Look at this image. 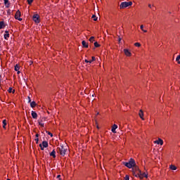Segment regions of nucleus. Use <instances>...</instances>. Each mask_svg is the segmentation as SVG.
Returning <instances> with one entry per match:
<instances>
[{
    "instance_id": "nucleus-1",
    "label": "nucleus",
    "mask_w": 180,
    "mask_h": 180,
    "mask_svg": "<svg viewBox=\"0 0 180 180\" xmlns=\"http://www.w3.org/2000/svg\"><path fill=\"white\" fill-rule=\"evenodd\" d=\"M123 165L127 167V168L131 169L133 167H136V161L134 159L131 158L128 162H123Z\"/></svg>"
},
{
    "instance_id": "nucleus-2",
    "label": "nucleus",
    "mask_w": 180,
    "mask_h": 180,
    "mask_svg": "<svg viewBox=\"0 0 180 180\" xmlns=\"http://www.w3.org/2000/svg\"><path fill=\"white\" fill-rule=\"evenodd\" d=\"M67 151V148H65L64 146L60 145L59 147L57 148V153L60 154L63 157L65 155V153Z\"/></svg>"
},
{
    "instance_id": "nucleus-3",
    "label": "nucleus",
    "mask_w": 180,
    "mask_h": 180,
    "mask_svg": "<svg viewBox=\"0 0 180 180\" xmlns=\"http://www.w3.org/2000/svg\"><path fill=\"white\" fill-rule=\"evenodd\" d=\"M131 5H133V2L131 1H124L120 4V8L124 9L125 8H129V6H131Z\"/></svg>"
},
{
    "instance_id": "nucleus-4",
    "label": "nucleus",
    "mask_w": 180,
    "mask_h": 180,
    "mask_svg": "<svg viewBox=\"0 0 180 180\" xmlns=\"http://www.w3.org/2000/svg\"><path fill=\"white\" fill-rule=\"evenodd\" d=\"M32 20H34L35 23H40V15H39V14H34L32 16Z\"/></svg>"
},
{
    "instance_id": "nucleus-5",
    "label": "nucleus",
    "mask_w": 180,
    "mask_h": 180,
    "mask_svg": "<svg viewBox=\"0 0 180 180\" xmlns=\"http://www.w3.org/2000/svg\"><path fill=\"white\" fill-rule=\"evenodd\" d=\"M132 171L134 172H137L138 175L140 174L141 172V170H140V168H139V166L136 165V163H135V166L132 167Z\"/></svg>"
},
{
    "instance_id": "nucleus-6",
    "label": "nucleus",
    "mask_w": 180,
    "mask_h": 180,
    "mask_svg": "<svg viewBox=\"0 0 180 180\" xmlns=\"http://www.w3.org/2000/svg\"><path fill=\"white\" fill-rule=\"evenodd\" d=\"M20 15H21L20 11L18 10L15 15V19H16L17 20L21 21L22 18H20Z\"/></svg>"
},
{
    "instance_id": "nucleus-7",
    "label": "nucleus",
    "mask_w": 180,
    "mask_h": 180,
    "mask_svg": "<svg viewBox=\"0 0 180 180\" xmlns=\"http://www.w3.org/2000/svg\"><path fill=\"white\" fill-rule=\"evenodd\" d=\"M124 53L127 57H130L131 56V52L127 49H124Z\"/></svg>"
},
{
    "instance_id": "nucleus-8",
    "label": "nucleus",
    "mask_w": 180,
    "mask_h": 180,
    "mask_svg": "<svg viewBox=\"0 0 180 180\" xmlns=\"http://www.w3.org/2000/svg\"><path fill=\"white\" fill-rule=\"evenodd\" d=\"M139 175V178H140V179H143V178H148L147 174L146 173H141L138 174Z\"/></svg>"
},
{
    "instance_id": "nucleus-9",
    "label": "nucleus",
    "mask_w": 180,
    "mask_h": 180,
    "mask_svg": "<svg viewBox=\"0 0 180 180\" xmlns=\"http://www.w3.org/2000/svg\"><path fill=\"white\" fill-rule=\"evenodd\" d=\"M155 143L162 146L164 144V141H162V139H159L158 141H155Z\"/></svg>"
},
{
    "instance_id": "nucleus-10",
    "label": "nucleus",
    "mask_w": 180,
    "mask_h": 180,
    "mask_svg": "<svg viewBox=\"0 0 180 180\" xmlns=\"http://www.w3.org/2000/svg\"><path fill=\"white\" fill-rule=\"evenodd\" d=\"M4 5L6 8H9L11 6V3H9V0H4Z\"/></svg>"
},
{
    "instance_id": "nucleus-11",
    "label": "nucleus",
    "mask_w": 180,
    "mask_h": 180,
    "mask_svg": "<svg viewBox=\"0 0 180 180\" xmlns=\"http://www.w3.org/2000/svg\"><path fill=\"white\" fill-rule=\"evenodd\" d=\"M139 117H141V119L142 120H144V117H143V116H144V112H143V110H139Z\"/></svg>"
},
{
    "instance_id": "nucleus-12",
    "label": "nucleus",
    "mask_w": 180,
    "mask_h": 180,
    "mask_svg": "<svg viewBox=\"0 0 180 180\" xmlns=\"http://www.w3.org/2000/svg\"><path fill=\"white\" fill-rule=\"evenodd\" d=\"M42 147H44L45 148H47L49 147V142L44 141L41 144Z\"/></svg>"
},
{
    "instance_id": "nucleus-13",
    "label": "nucleus",
    "mask_w": 180,
    "mask_h": 180,
    "mask_svg": "<svg viewBox=\"0 0 180 180\" xmlns=\"http://www.w3.org/2000/svg\"><path fill=\"white\" fill-rule=\"evenodd\" d=\"M31 115L34 119H37V113L35 111H32Z\"/></svg>"
},
{
    "instance_id": "nucleus-14",
    "label": "nucleus",
    "mask_w": 180,
    "mask_h": 180,
    "mask_svg": "<svg viewBox=\"0 0 180 180\" xmlns=\"http://www.w3.org/2000/svg\"><path fill=\"white\" fill-rule=\"evenodd\" d=\"M117 129V124H114L112 127L111 131H112V133H116V129Z\"/></svg>"
},
{
    "instance_id": "nucleus-15",
    "label": "nucleus",
    "mask_w": 180,
    "mask_h": 180,
    "mask_svg": "<svg viewBox=\"0 0 180 180\" xmlns=\"http://www.w3.org/2000/svg\"><path fill=\"white\" fill-rule=\"evenodd\" d=\"M49 155L53 157V158H56V150H53V151L49 153Z\"/></svg>"
},
{
    "instance_id": "nucleus-16",
    "label": "nucleus",
    "mask_w": 180,
    "mask_h": 180,
    "mask_svg": "<svg viewBox=\"0 0 180 180\" xmlns=\"http://www.w3.org/2000/svg\"><path fill=\"white\" fill-rule=\"evenodd\" d=\"M82 44L83 47H85L86 49H88L89 45H88V43H86V41H82Z\"/></svg>"
},
{
    "instance_id": "nucleus-17",
    "label": "nucleus",
    "mask_w": 180,
    "mask_h": 180,
    "mask_svg": "<svg viewBox=\"0 0 180 180\" xmlns=\"http://www.w3.org/2000/svg\"><path fill=\"white\" fill-rule=\"evenodd\" d=\"M6 25H5V22L4 21L0 22V30L4 29Z\"/></svg>"
},
{
    "instance_id": "nucleus-18",
    "label": "nucleus",
    "mask_w": 180,
    "mask_h": 180,
    "mask_svg": "<svg viewBox=\"0 0 180 180\" xmlns=\"http://www.w3.org/2000/svg\"><path fill=\"white\" fill-rule=\"evenodd\" d=\"M169 168L172 169V171H176V166H175L174 165H171L169 166Z\"/></svg>"
},
{
    "instance_id": "nucleus-19",
    "label": "nucleus",
    "mask_w": 180,
    "mask_h": 180,
    "mask_svg": "<svg viewBox=\"0 0 180 180\" xmlns=\"http://www.w3.org/2000/svg\"><path fill=\"white\" fill-rule=\"evenodd\" d=\"M36 105H37V104L36 103L35 101L30 102L31 108H36Z\"/></svg>"
},
{
    "instance_id": "nucleus-20",
    "label": "nucleus",
    "mask_w": 180,
    "mask_h": 180,
    "mask_svg": "<svg viewBox=\"0 0 180 180\" xmlns=\"http://www.w3.org/2000/svg\"><path fill=\"white\" fill-rule=\"evenodd\" d=\"M3 128L6 129V120H3Z\"/></svg>"
},
{
    "instance_id": "nucleus-21",
    "label": "nucleus",
    "mask_w": 180,
    "mask_h": 180,
    "mask_svg": "<svg viewBox=\"0 0 180 180\" xmlns=\"http://www.w3.org/2000/svg\"><path fill=\"white\" fill-rule=\"evenodd\" d=\"M133 176H136V178H139V173H137V172H133Z\"/></svg>"
},
{
    "instance_id": "nucleus-22",
    "label": "nucleus",
    "mask_w": 180,
    "mask_h": 180,
    "mask_svg": "<svg viewBox=\"0 0 180 180\" xmlns=\"http://www.w3.org/2000/svg\"><path fill=\"white\" fill-rule=\"evenodd\" d=\"M4 39L5 40H8L9 39V34H4Z\"/></svg>"
},
{
    "instance_id": "nucleus-23",
    "label": "nucleus",
    "mask_w": 180,
    "mask_h": 180,
    "mask_svg": "<svg viewBox=\"0 0 180 180\" xmlns=\"http://www.w3.org/2000/svg\"><path fill=\"white\" fill-rule=\"evenodd\" d=\"M38 123L41 127H44V123L41 122V121H38Z\"/></svg>"
},
{
    "instance_id": "nucleus-24",
    "label": "nucleus",
    "mask_w": 180,
    "mask_h": 180,
    "mask_svg": "<svg viewBox=\"0 0 180 180\" xmlns=\"http://www.w3.org/2000/svg\"><path fill=\"white\" fill-rule=\"evenodd\" d=\"M92 19H94V20L95 22H96V20H98V17H96V15H92Z\"/></svg>"
},
{
    "instance_id": "nucleus-25",
    "label": "nucleus",
    "mask_w": 180,
    "mask_h": 180,
    "mask_svg": "<svg viewBox=\"0 0 180 180\" xmlns=\"http://www.w3.org/2000/svg\"><path fill=\"white\" fill-rule=\"evenodd\" d=\"M179 60H180V55H179V56L176 57V61H177L178 64H180Z\"/></svg>"
},
{
    "instance_id": "nucleus-26",
    "label": "nucleus",
    "mask_w": 180,
    "mask_h": 180,
    "mask_svg": "<svg viewBox=\"0 0 180 180\" xmlns=\"http://www.w3.org/2000/svg\"><path fill=\"white\" fill-rule=\"evenodd\" d=\"M19 69H20L19 65H15V71H19Z\"/></svg>"
},
{
    "instance_id": "nucleus-27",
    "label": "nucleus",
    "mask_w": 180,
    "mask_h": 180,
    "mask_svg": "<svg viewBox=\"0 0 180 180\" xmlns=\"http://www.w3.org/2000/svg\"><path fill=\"white\" fill-rule=\"evenodd\" d=\"M95 37H91L90 39H89V41H91V43L94 42V40Z\"/></svg>"
},
{
    "instance_id": "nucleus-28",
    "label": "nucleus",
    "mask_w": 180,
    "mask_h": 180,
    "mask_svg": "<svg viewBox=\"0 0 180 180\" xmlns=\"http://www.w3.org/2000/svg\"><path fill=\"white\" fill-rule=\"evenodd\" d=\"M94 46L95 47H101V45L99 44H98V42H95L94 43Z\"/></svg>"
},
{
    "instance_id": "nucleus-29",
    "label": "nucleus",
    "mask_w": 180,
    "mask_h": 180,
    "mask_svg": "<svg viewBox=\"0 0 180 180\" xmlns=\"http://www.w3.org/2000/svg\"><path fill=\"white\" fill-rule=\"evenodd\" d=\"M134 46H136V47H140V46H141V44H140V43L136 42L134 44Z\"/></svg>"
},
{
    "instance_id": "nucleus-30",
    "label": "nucleus",
    "mask_w": 180,
    "mask_h": 180,
    "mask_svg": "<svg viewBox=\"0 0 180 180\" xmlns=\"http://www.w3.org/2000/svg\"><path fill=\"white\" fill-rule=\"evenodd\" d=\"M12 91H13V89H12V87H10V88L8 89V92L9 94H12Z\"/></svg>"
},
{
    "instance_id": "nucleus-31",
    "label": "nucleus",
    "mask_w": 180,
    "mask_h": 180,
    "mask_svg": "<svg viewBox=\"0 0 180 180\" xmlns=\"http://www.w3.org/2000/svg\"><path fill=\"white\" fill-rule=\"evenodd\" d=\"M28 5H32L33 0H27Z\"/></svg>"
},
{
    "instance_id": "nucleus-32",
    "label": "nucleus",
    "mask_w": 180,
    "mask_h": 180,
    "mask_svg": "<svg viewBox=\"0 0 180 180\" xmlns=\"http://www.w3.org/2000/svg\"><path fill=\"white\" fill-rule=\"evenodd\" d=\"M47 133V134H49V136H51V137H53V134H51V132L46 131Z\"/></svg>"
},
{
    "instance_id": "nucleus-33",
    "label": "nucleus",
    "mask_w": 180,
    "mask_h": 180,
    "mask_svg": "<svg viewBox=\"0 0 180 180\" xmlns=\"http://www.w3.org/2000/svg\"><path fill=\"white\" fill-rule=\"evenodd\" d=\"M125 180H129L130 179V176H129V175H126L125 176V178H124Z\"/></svg>"
},
{
    "instance_id": "nucleus-34",
    "label": "nucleus",
    "mask_w": 180,
    "mask_h": 180,
    "mask_svg": "<svg viewBox=\"0 0 180 180\" xmlns=\"http://www.w3.org/2000/svg\"><path fill=\"white\" fill-rule=\"evenodd\" d=\"M39 147H40V148H41V150L43 151V150H44V146H42V145H41V143H40L39 144Z\"/></svg>"
},
{
    "instance_id": "nucleus-35",
    "label": "nucleus",
    "mask_w": 180,
    "mask_h": 180,
    "mask_svg": "<svg viewBox=\"0 0 180 180\" xmlns=\"http://www.w3.org/2000/svg\"><path fill=\"white\" fill-rule=\"evenodd\" d=\"M32 102V99L30 98V96H28V103H30Z\"/></svg>"
},
{
    "instance_id": "nucleus-36",
    "label": "nucleus",
    "mask_w": 180,
    "mask_h": 180,
    "mask_svg": "<svg viewBox=\"0 0 180 180\" xmlns=\"http://www.w3.org/2000/svg\"><path fill=\"white\" fill-rule=\"evenodd\" d=\"M141 30H144V25H141Z\"/></svg>"
},
{
    "instance_id": "nucleus-37",
    "label": "nucleus",
    "mask_w": 180,
    "mask_h": 180,
    "mask_svg": "<svg viewBox=\"0 0 180 180\" xmlns=\"http://www.w3.org/2000/svg\"><path fill=\"white\" fill-rule=\"evenodd\" d=\"M35 141H37V144L39 143V138L35 139Z\"/></svg>"
},
{
    "instance_id": "nucleus-38",
    "label": "nucleus",
    "mask_w": 180,
    "mask_h": 180,
    "mask_svg": "<svg viewBox=\"0 0 180 180\" xmlns=\"http://www.w3.org/2000/svg\"><path fill=\"white\" fill-rule=\"evenodd\" d=\"M118 41H119V43H120V41H122V38L119 37Z\"/></svg>"
},
{
    "instance_id": "nucleus-39",
    "label": "nucleus",
    "mask_w": 180,
    "mask_h": 180,
    "mask_svg": "<svg viewBox=\"0 0 180 180\" xmlns=\"http://www.w3.org/2000/svg\"><path fill=\"white\" fill-rule=\"evenodd\" d=\"M92 60H93V61H95V60H96V58H95V57L94 56H92Z\"/></svg>"
},
{
    "instance_id": "nucleus-40",
    "label": "nucleus",
    "mask_w": 180,
    "mask_h": 180,
    "mask_svg": "<svg viewBox=\"0 0 180 180\" xmlns=\"http://www.w3.org/2000/svg\"><path fill=\"white\" fill-rule=\"evenodd\" d=\"M7 13H8V15H11V10H8V11L7 12Z\"/></svg>"
},
{
    "instance_id": "nucleus-41",
    "label": "nucleus",
    "mask_w": 180,
    "mask_h": 180,
    "mask_svg": "<svg viewBox=\"0 0 180 180\" xmlns=\"http://www.w3.org/2000/svg\"><path fill=\"white\" fill-rule=\"evenodd\" d=\"M5 33H6V34H9V31H5Z\"/></svg>"
},
{
    "instance_id": "nucleus-42",
    "label": "nucleus",
    "mask_w": 180,
    "mask_h": 180,
    "mask_svg": "<svg viewBox=\"0 0 180 180\" xmlns=\"http://www.w3.org/2000/svg\"><path fill=\"white\" fill-rule=\"evenodd\" d=\"M35 136L37 137V139H39V134H37Z\"/></svg>"
},
{
    "instance_id": "nucleus-43",
    "label": "nucleus",
    "mask_w": 180,
    "mask_h": 180,
    "mask_svg": "<svg viewBox=\"0 0 180 180\" xmlns=\"http://www.w3.org/2000/svg\"><path fill=\"white\" fill-rule=\"evenodd\" d=\"M61 176V175H58L57 176V178L58 179H60V177Z\"/></svg>"
},
{
    "instance_id": "nucleus-44",
    "label": "nucleus",
    "mask_w": 180,
    "mask_h": 180,
    "mask_svg": "<svg viewBox=\"0 0 180 180\" xmlns=\"http://www.w3.org/2000/svg\"><path fill=\"white\" fill-rule=\"evenodd\" d=\"M142 31L144 32V33H147V30H143Z\"/></svg>"
},
{
    "instance_id": "nucleus-45",
    "label": "nucleus",
    "mask_w": 180,
    "mask_h": 180,
    "mask_svg": "<svg viewBox=\"0 0 180 180\" xmlns=\"http://www.w3.org/2000/svg\"><path fill=\"white\" fill-rule=\"evenodd\" d=\"M85 63H89V60H85Z\"/></svg>"
},
{
    "instance_id": "nucleus-46",
    "label": "nucleus",
    "mask_w": 180,
    "mask_h": 180,
    "mask_svg": "<svg viewBox=\"0 0 180 180\" xmlns=\"http://www.w3.org/2000/svg\"><path fill=\"white\" fill-rule=\"evenodd\" d=\"M13 94H15V89L12 90L11 91Z\"/></svg>"
},
{
    "instance_id": "nucleus-47",
    "label": "nucleus",
    "mask_w": 180,
    "mask_h": 180,
    "mask_svg": "<svg viewBox=\"0 0 180 180\" xmlns=\"http://www.w3.org/2000/svg\"><path fill=\"white\" fill-rule=\"evenodd\" d=\"M92 60H89V64H91V63H92Z\"/></svg>"
},
{
    "instance_id": "nucleus-48",
    "label": "nucleus",
    "mask_w": 180,
    "mask_h": 180,
    "mask_svg": "<svg viewBox=\"0 0 180 180\" xmlns=\"http://www.w3.org/2000/svg\"><path fill=\"white\" fill-rule=\"evenodd\" d=\"M17 74H20V71H17Z\"/></svg>"
},
{
    "instance_id": "nucleus-49",
    "label": "nucleus",
    "mask_w": 180,
    "mask_h": 180,
    "mask_svg": "<svg viewBox=\"0 0 180 180\" xmlns=\"http://www.w3.org/2000/svg\"><path fill=\"white\" fill-rule=\"evenodd\" d=\"M148 7H149V8H151V4H148Z\"/></svg>"
},
{
    "instance_id": "nucleus-50",
    "label": "nucleus",
    "mask_w": 180,
    "mask_h": 180,
    "mask_svg": "<svg viewBox=\"0 0 180 180\" xmlns=\"http://www.w3.org/2000/svg\"><path fill=\"white\" fill-rule=\"evenodd\" d=\"M153 11H155V8H153Z\"/></svg>"
},
{
    "instance_id": "nucleus-51",
    "label": "nucleus",
    "mask_w": 180,
    "mask_h": 180,
    "mask_svg": "<svg viewBox=\"0 0 180 180\" xmlns=\"http://www.w3.org/2000/svg\"><path fill=\"white\" fill-rule=\"evenodd\" d=\"M7 180H11L10 179H7Z\"/></svg>"
},
{
    "instance_id": "nucleus-52",
    "label": "nucleus",
    "mask_w": 180,
    "mask_h": 180,
    "mask_svg": "<svg viewBox=\"0 0 180 180\" xmlns=\"http://www.w3.org/2000/svg\"><path fill=\"white\" fill-rule=\"evenodd\" d=\"M58 180H61V179H58Z\"/></svg>"
}]
</instances>
